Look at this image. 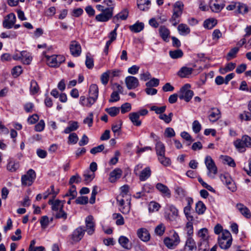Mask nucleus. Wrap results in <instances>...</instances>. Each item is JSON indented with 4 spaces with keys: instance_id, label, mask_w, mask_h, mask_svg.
<instances>
[{
    "instance_id": "1",
    "label": "nucleus",
    "mask_w": 251,
    "mask_h": 251,
    "mask_svg": "<svg viewBox=\"0 0 251 251\" xmlns=\"http://www.w3.org/2000/svg\"><path fill=\"white\" fill-rule=\"evenodd\" d=\"M183 8L184 4L181 1H177L173 5V13L170 20L173 25L176 26L180 22Z\"/></svg>"
},
{
    "instance_id": "2",
    "label": "nucleus",
    "mask_w": 251,
    "mask_h": 251,
    "mask_svg": "<svg viewBox=\"0 0 251 251\" xmlns=\"http://www.w3.org/2000/svg\"><path fill=\"white\" fill-rule=\"evenodd\" d=\"M234 145L239 151L244 152L246 148L251 147V138L248 135H244L241 139L235 141Z\"/></svg>"
},
{
    "instance_id": "3",
    "label": "nucleus",
    "mask_w": 251,
    "mask_h": 251,
    "mask_svg": "<svg viewBox=\"0 0 251 251\" xmlns=\"http://www.w3.org/2000/svg\"><path fill=\"white\" fill-rule=\"evenodd\" d=\"M191 86L189 84H185L178 92V98L188 102L194 95V92L190 89Z\"/></svg>"
},
{
    "instance_id": "4",
    "label": "nucleus",
    "mask_w": 251,
    "mask_h": 251,
    "mask_svg": "<svg viewBox=\"0 0 251 251\" xmlns=\"http://www.w3.org/2000/svg\"><path fill=\"white\" fill-rule=\"evenodd\" d=\"M204 162L208 170V176L212 178H214L215 176L217 174V168L214 160L211 156H206Z\"/></svg>"
},
{
    "instance_id": "5",
    "label": "nucleus",
    "mask_w": 251,
    "mask_h": 251,
    "mask_svg": "<svg viewBox=\"0 0 251 251\" xmlns=\"http://www.w3.org/2000/svg\"><path fill=\"white\" fill-rule=\"evenodd\" d=\"M177 216V209L173 205H168L164 213L165 219L169 221H174Z\"/></svg>"
},
{
    "instance_id": "6",
    "label": "nucleus",
    "mask_w": 251,
    "mask_h": 251,
    "mask_svg": "<svg viewBox=\"0 0 251 251\" xmlns=\"http://www.w3.org/2000/svg\"><path fill=\"white\" fill-rule=\"evenodd\" d=\"M85 232L86 231L89 235H93L95 232L96 227V224L93 216L89 215L86 217L85 220Z\"/></svg>"
},
{
    "instance_id": "7",
    "label": "nucleus",
    "mask_w": 251,
    "mask_h": 251,
    "mask_svg": "<svg viewBox=\"0 0 251 251\" xmlns=\"http://www.w3.org/2000/svg\"><path fill=\"white\" fill-rule=\"evenodd\" d=\"M36 177L35 171L29 169L25 175L22 176L21 178L22 183L24 185L30 186L32 185Z\"/></svg>"
},
{
    "instance_id": "8",
    "label": "nucleus",
    "mask_w": 251,
    "mask_h": 251,
    "mask_svg": "<svg viewBox=\"0 0 251 251\" xmlns=\"http://www.w3.org/2000/svg\"><path fill=\"white\" fill-rule=\"evenodd\" d=\"M112 13V8L110 9H105V11L97 15L95 19L98 22H106L109 21L113 16Z\"/></svg>"
},
{
    "instance_id": "9",
    "label": "nucleus",
    "mask_w": 251,
    "mask_h": 251,
    "mask_svg": "<svg viewBox=\"0 0 251 251\" xmlns=\"http://www.w3.org/2000/svg\"><path fill=\"white\" fill-rule=\"evenodd\" d=\"M16 20L15 15L13 13H11L4 18L2 22V25L5 28L10 29L15 24Z\"/></svg>"
},
{
    "instance_id": "10",
    "label": "nucleus",
    "mask_w": 251,
    "mask_h": 251,
    "mask_svg": "<svg viewBox=\"0 0 251 251\" xmlns=\"http://www.w3.org/2000/svg\"><path fill=\"white\" fill-rule=\"evenodd\" d=\"M220 178L222 181L226 185L229 190L232 192H234L236 190V188L235 183L228 174L221 175L220 176Z\"/></svg>"
},
{
    "instance_id": "11",
    "label": "nucleus",
    "mask_w": 251,
    "mask_h": 251,
    "mask_svg": "<svg viewBox=\"0 0 251 251\" xmlns=\"http://www.w3.org/2000/svg\"><path fill=\"white\" fill-rule=\"evenodd\" d=\"M70 50L71 54L74 57L79 56L81 53V46L78 42L75 40L71 42Z\"/></svg>"
},
{
    "instance_id": "12",
    "label": "nucleus",
    "mask_w": 251,
    "mask_h": 251,
    "mask_svg": "<svg viewBox=\"0 0 251 251\" xmlns=\"http://www.w3.org/2000/svg\"><path fill=\"white\" fill-rule=\"evenodd\" d=\"M125 83L128 90L134 89L137 88L139 82L138 79L133 76H128L125 78Z\"/></svg>"
},
{
    "instance_id": "13",
    "label": "nucleus",
    "mask_w": 251,
    "mask_h": 251,
    "mask_svg": "<svg viewBox=\"0 0 251 251\" xmlns=\"http://www.w3.org/2000/svg\"><path fill=\"white\" fill-rule=\"evenodd\" d=\"M84 233V229L82 226H79L73 231L71 239L74 242H78L83 238Z\"/></svg>"
},
{
    "instance_id": "14",
    "label": "nucleus",
    "mask_w": 251,
    "mask_h": 251,
    "mask_svg": "<svg viewBox=\"0 0 251 251\" xmlns=\"http://www.w3.org/2000/svg\"><path fill=\"white\" fill-rule=\"evenodd\" d=\"M124 197L122 195H118L117 197V201L119 206V210L123 214H127L130 210V207L128 205H125V201L124 199Z\"/></svg>"
},
{
    "instance_id": "15",
    "label": "nucleus",
    "mask_w": 251,
    "mask_h": 251,
    "mask_svg": "<svg viewBox=\"0 0 251 251\" xmlns=\"http://www.w3.org/2000/svg\"><path fill=\"white\" fill-rule=\"evenodd\" d=\"M156 188L162 194L164 197H166L168 198L171 197V191L166 185L161 183H158L156 185Z\"/></svg>"
},
{
    "instance_id": "16",
    "label": "nucleus",
    "mask_w": 251,
    "mask_h": 251,
    "mask_svg": "<svg viewBox=\"0 0 251 251\" xmlns=\"http://www.w3.org/2000/svg\"><path fill=\"white\" fill-rule=\"evenodd\" d=\"M221 117V112L217 108H212L209 111L208 119L211 122L217 121Z\"/></svg>"
},
{
    "instance_id": "17",
    "label": "nucleus",
    "mask_w": 251,
    "mask_h": 251,
    "mask_svg": "<svg viewBox=\"0 0 251 251\" xmlns=\"http://www.w3.org/2000/svg\"><path fill=\"white\" fill-rule=\"evenodd\" d=\"M137 233L138 237L144 242H147L150 239V234L146 228H141L138 229Z\"/></svg>"
},
{
    "instance_id": "18",
    "label": "nucleus",
    "mask_w": 251,
    "mask_h": 251,
    "mask_svg": "<svg viewBox=\"0 0 251 251\" xmlns=\"http://www.w3.org/2000/svg\"><path fill=\"white\" fill-rule=\"evenodd\" d=\"M209 5L211 10L214 12L221 11L225 6L224 4L219 3L218 0H211Z\"/></svg>"
},
{
    "instance_id": "19",
    "label": "nucleus",
    "mask_w": 251,
    "mask_h": 251,
    "mask_svg": "<svg viewBox=\"0 0 251 251\" xmlns=\"http://www.w3.org/2000/svg\"><path fill=\"white\" fill-rule=\"evenodd\" d=\"M79 127V124L76 121H70L68 123V126L64 129L63 133L68 134L72 131L76 130Z\"/></svg>"
},
{
    "instance_id": "20",
    "label": "nucleus",
    "mask_w": 251,
    "mask_h": 251,
    "mask_svg": "<svg viewBox=\"0 0 251 251\" xmlns=\"http://www.w3.org/2000/svg\"><path fill=\"white\" fill-rule=\"evenodd\" d=\"M187 251H194L197 250L196 244L192 237H188L185 245Z\"/></svg>"
},
{
    "instance_id": "21",
    "label": "nucleus",
    "mask_w": 251,
    "mask_h": 251,
    "mask_svg": "<svg viewBox=\"0 0 251 251\" xmlns=\"http://www.w3.org/2000/svg\"><path fill=\"white\" fill-rule=\"evenodd\" d=\"M159 35L162 39L165 42H168V37L170 36V32L168 28L164 25H161L159 28Z\"/></svg>"
},
{
    "instance_id": "22",
    "label": "nucleus",
    "mask_w": 251,
    "mask_h": 251,
    "mask_svg": "<svg viewBox=\"0 0 251 251\" xmlns=\"http://www.w3.org/2000/svg\"><path fill=\"white\" fill-rule=\"evenodd\" d=\"M122 175V171L119 168L114 169L110 173L109 181L111 182H114L117 179L120 178Z\"/></svg>"
},
{
    "instance_id": "23",
    "label": "nucleus",
    "mask_w": 251,
    "mask_h": 251,
    "mask_svg": "<svg viewBox=\"0 0 251 251\" xmlns=\"http://www.w3.org/2000/svg\"><path fill=\"white\" fill-rule=\"evenodd\" d=\"M96 101H94L92 98L89 96L86 98L85 96H81L79 99V103L82 106L91 107Z\"/></svg>"
},
{
    "instance_id": "24",
    "label": "nucleus",
    "mask_w": 251,
    "mask_h": 251,
    "mask_svg": "<svg viewBox=\"0 0 251 251\" xmlns=\"http://www.w3.org/2000/svg\"><path fill=\"white\" fill-rule=\"evenodd\" d=\"M236 207L240 213L246 218H250L251 217V212L246 206L241 203H238L236 205Z\"/></svg>"
},
{
    "instance_id": "25",
    "label": "nucleus",
    "mask_w": 251,
    "mask_h": 251,
    "mask_svg": "<svg viewBox=\"0 0 251 251\" xmlns=\"http://www.w3.org/2000/svg\"><path fill=\"white\" fill-rule=\"evenodd\" d=\"M89 96L92 97L93 100L96 101L99 95V88L96 84L90 85L89 90Z\"/></svg>"
},
{
    "instance_id": "26",
    "label": "nucleus",
    "mask_w": 251,
    "mask_h": 251,
    "mask_svg": "<svg viewBox=\"0 0 251 251\" xmlns=\"http://www.w3.org/2000/svg\"><path fill=\"white\" fill-rule=\"evenodd\" d=\"M64 202V201H61L59 200H56L54 201L53 200H50L48 203L52 205V210L58 211L59 209L63 208Z\"/></svg>"
},
{
    "instance_id": "27",
    "label": "nucleus",
    "mask_w": 251,
    "mask_h": 251,
    "mask_svg": "<svg viewBox=\"0 0 251 251\" xmlns=\"http://www.w3.org/2000/svg\"><path fill=\"white\" fill-rule=\"evenodd\" d=\"M156 153L158 157L161 156L165 154V147L164 144L161 141H157L155 144V147Z\"/></svg>"
},
{
    "instance_id": "28",
    "label": "nucleus",
    "mask_w": 251,
    "mask_h": 251,
    "mask_svg": "<svg viewBox=\"0 0 251 251\" xmlns=\"http://www.w3.org/2000/svg\"><path fill=\"white\" fill-rule=\"evenodd\" d=\"M139 179L141 181H145L149 178L151 175V170L150 167H148L144 169L138 174Z\"/></svg>"
},
{
    "instance_id": "29",
    "label": "nucleus",
    "mask_w": 251,
    "mask_h": 251,
    "mask_svg": "<svg viewBox=\"0 0 251 251\" xmlns=\"http://www.w3.org/2000/svg\"><path fill=\"white\" fill-rule=\"evenodd\" d=\"M139 114L137 112H132L129 114V118L132 124L136 126H140L141 121L139 120Z\"/></svg>"
},
{
    "instance_id": "30",
    "label": "nucleus",
    "mask_w": 251,
    "mask_h": 251,
    "mask_svg": "<svg viewBox=\"0 0 251 251\" xmlns=\"http://www.w3.org/2000/svg\"><path fill=\"white\" fill-rule=\"evenodd\" d=\"M193 71V69L191 68L183 67L178 72L177 75L181 77H186L192 73Z\"/></svg>"
},
{
    "instance_id": "31",
    "label": "nucleus",
    "mask_w": 251,
    "mask_h": 251,
    "mask_svg": "<svg viewBox=\"0 0 251 251\" xmlns=\"http://www.w3.org/2000/svg\"><path fill=\"white\" fill-rule=\"evenodd\" d=\"M218 243L220 247L222 249L226 250L230 247L232 243V239L225 240V239L222 238H219Z\"/></svg>"
},
{
    "instance_id": "32",
    "label": "nucleus",
    "mask_w": 251,
    "mask_h": 251,
    "mask_svg": "<svg viewBox=\"0 0 251 251\" xmlns=\"http://www.w3.org/2000/svg\"><path fill=\"white\" fill-rule=\"evenodd\" d=\"M128 15V12L126 9H124L121 12L115 15L113 18V21L114 23H116L119 19L125 20L127 19Z\"/></svg>"
},
{
    "instance_id": "33",
    "label": "nucleus",
    "mask_w": 251,
    "mask_h": 251,
    "mask_svg": "<svg viewBox=\"0 0 251 251\" xmlns=\"http://www.w3.org/2000/svg\"><path fill=\"white\" fill-rule=\"evenodd\" d=\"M22 55L21 60L25 64H29L32 60V57L30 53L26 51H22L20 52Z\"/></svg>"
},
{
    "instance_id": "34",
    "label": "nucleus",
    "mask_w": 251,
    "mask_h": 251,
    "mask_svg": "<svg viewBox=\"0 0 251 251\" xmlns=\"http://www.w3.org/2000/svg\"><path fill=\"white\" fill-rule=\"evenodd\" d=\"M198 236L203 241H206L208 239V230L206 228L200 229L198 232Z\"/></svg>"
},
{
    "instance_id": "35",
    "label": "nucleus",
    "mask_w": 251,
    "mask_h": 251,
    "mask_svg": "<svg viewBox=\"0 0 251 251\" xmlns=\"http://www.w3.org/2000/svg\"><path fill=\"white\" fill-rule=\"evenodd\" d=\"M128 239L124 236H121L119 238V244L124 248L126 249H130L131 245L129 243Z\"/></svg>"
},
{
    "instance_id": "36",
    "label": "nucleus",
    "mask_w": 251,
    "mask_h": 251,
    "mask_svg": "<svg viewBox=\"0 0 251 251\" xmlns=\"http://www.w3.org/2000/svg\"><path fill=\"white\" fill-rule=\"evenodd\" d=\"M46 57L47 58V63L50 67H57V63L55 55H53L50 56L46 55Z\"/></svg>"
},
{
    "instance_id": "37",
    "label": "nucleus",
    "mask_w": 251,
    "mask_h": 251,
    "mask_svg": "<svg viewBox=\"0 0 251 251\" xmlns=\"http://www.w3.org/2000/svg\"><path fill=\"white\" fill-rule=\"evenodd\" d=\"M177 29L180 35H186L188 34L190 32L189 27L186 24H181L178 25Z\"/></svg>"
},
{
    "instance_id": "38",
    "label": "nucleus",
    "mask_w": 251,
    "mask_h": 251,
    "mask_svg": "<svg viewBox=\"0 0 251 251\" xmlns=\"http://www.w3.org/2000/svg\"><path fill=\"white\" fill-rule=\"evenodd\" d=\"M144 27V25L143 23L137 22L135 24L130 25L129 29L131 31L137 33L142 31Z\"/></svg>"
},
{
    "instance_id": "39",
    "label": "nucleus",
    "mask_w": 251,
    "mask_h": 251,
    "mask_svg": "<svg viewBox=\"0 0 251 251\" xmlns=\"http://www.w3.org/2000/svg\"><path fill=\"white\" fill-rule=\"evenodd\" d=\"M236 64L234 63H229L227 64L225 68L220 69V73L221 74H225L228 72L231 71L234 69Z\"/></svg>"
},
{
    "instance_id": "40",
    "label": "nucleus",
    "mask_w": 251,
    "mask_h": 251,
    "mask_svg": "<svg viewBox=\"0 0 251 251\" xmlns=\"http://www.w3.org/2000/svg\"><path fill=\"white\" fill-rule=\"evenodd\" d=\"M217 21L214 19L206 20L203 23V26L207 29H211L217 24Z\"/></svg>"
},
{
    "instance_id": "41",
    "label": "nucleus",
    "mask_w": 251,
    "mask_h": 251,
    "mask_svg": "<svg viewBox=\"0 0 251 251\" xmlns=\"http://www.w3.org/2000/svg\"><path fill=\"white\" fill-rule=\"evenodd\" d=\"M39 90V87L37 82L34 80H32L30 82V93L31 95H35L37 94Z\"/></svg>"
},
{
    "instance_id": "42",
    "label": "nucleus",
    "mask_w": 251,
    "mask_h": 251,
    "mask_svg": "<svg viewBox=\"0 0 251 251\" xmlns=\"http://www.w3.org/2000/svg\"><path fill=\"white\" fill-rule=\"evenodd\" d=\"M19 167V164L18 162L10 160L9 161L7 165V170L11 172H15Z\"/></svg>"
},
{
    "instance_id": "43",
    "label": "nucleus",
    "mask_w": 251,
    "mask_h": 251,
    "mask_svg": "<svg viewBox=\"0 0 251 251\" xmlns=\"http://www.w3.org/2000/svg\"><path fill=\"white\" fill-rule=\"evenodd\" d=\"M169 54L173 59H177L181 58L183 56V53L181 50H170L169 51Z\"/></svg>"
},
{
    "instance_id": "44",
    "label": "nucleus",
    "mask_w": 251,
    "mask_h": 251,
    "mask_svg": "<svg viewBox=\"0 0 251 251\" xmlns=\"http://www.w3.org/2000/svg\"><path fill=\"white\" fill-rule=\"evenodd\" d=\"M206 207L204 204L201 201H199L196 203V211L199 214H202L205 211Z\"/></svg>"
},
{
    "instance_id": "45",
    "label": "nucleus",
    "mask_w": 251,
    "mask_h": 251,
    "mask_svg": "<svg viewBox=\"0 0 251 251\" xmlns=\"http://www.w3.org/2000/svg\"><path fill=\"white\" fill-rule=\"evenodd\" d=\"M85 65L87 68L91 69L94 67L93 58L90 53H87L86 56Z\"/></svg>"
},
{
    "instance_id": "46",
    "label": "nucleus",
    "mask_w": 251,
    "mask_h": 251,
    "mask_svg": "<svg viewBox=\"0 0 251 251\" xmlns=\"http://www.w3.org/2000/svg\"><path fill=\"white\" fill-rule=\"evenodd\" d=\"M158 160L159 162L164 166H168L171 165V160L169 158L167 157L165 155L158 157Z\"/></svg>"
},
{
    "instance_id": "47",
    "label": "nucleus",
    "mask_w": 251,
    "mask_h": 251,
    "mask_svg": "<svg viewBox=\"0 0 251 251\" xmlns=\"http://www.w3.org/2000/svg\"><path fill=\"white\" fill-rule=\"evenodd\" d=\"M82 178L80 177V176L77 174H76L75 175L72 176L69 180V184L70 185H73L74 183H79L81 182Z\"/></svg>"
},
{
    "instance_id": "48",
    "label": "nucleus",
    "mask_w": 251,
    "mask_h": 251,
    "mask_svg": "<svg viewBox=\"0 0 251 251\" xmlns=\"http://www.w3.org/2000/svg\"><path fill=\"white\" fill-rule=\"evenodd\" d=\"M173 116V114L171 112L168 115L165 114L159 115V118L163 120L165 123L169 124L171 122Z\"/></svg>"
},
{
    "instance_id": "49",
    "label": "nucleus",
    "mask_w": 251,
    "mask_h": 251,
    "mask_svg": "<svg viewBox=\"0 0 251 251\" xmlns=\"http://www.w3.org/2000/svg\"><path fill=\"white\" fill-rule=\"evenodd\" d=\"M105 111L111 117H115L119 113L120 108L117 107H111L106 108Z\"/></svg>"
},
{
    "instance_id": "50",
    "label": "nucleus",
    "mask_w": 251,
    "mask_h": 251,
    "mask_svg": "<svg viewBox=\"0 0 251 251\" xmlns=\"http://www.w3.org/2000/svg\"><path fill=\"white\" fill-rule=\"evenodd\" d=\"M165 229L166 227L165 225L161 223L157 226H156V227L155 228L154 231L157 235L161 236L163 235V234H164Z\"/></svg>"
},
{
    "instance_id": "51",
    "label": "nucleus",
    "mask_w": 251,
    "mask_h": 251,
    "mask_svg": "<svg viewBox=\"0 0 251 251\" xmlns=\"http://www.w3.org/2000/svg\"><path fill=\"white\" fill-rule=\"evenodd\" d=\"M17 36L16 32L14 31H9L8 33L2 32L0 37L2 38H9L11 39L15 38Z\"/></svg>"
},
{
    "instance_id": "52",
    "label": "nucleus",
    "mask_w": 251,
    "mask_h": 251,
    "mask_svg": "<svg viewBox=\"0 0 251 251\" xmlns=\"http://www.w3.org/2000/svg\"><path fill=\"white\" fill-rule=\"evenodd\" d=\"M185 230L188 237H191L193 234V226L191 222H188L185 227Z\"/></svg>"
},
{
    "instance_id": "53",
    "label": "nucleus",
    "mask_w": 251,
    "mask_h": 251,
    "mask_svg": "<svg viewBox=\"0 0 251 251\" xmlns=\"http://www.w3.org/2000/svg\"><path fill=\"white\" fill-rule=\"evenodd\" d=\"M76 196L77 192L75 186L74 185H71L69 192L66 194L65 196H69L72 197V199H75Z\"/></svg>"
},
{
    "instance_id": "54",
    "label": "nucleus",
    "mask_w": 251,
    "mask_h": 251,
    "mask_svg": "<svg viewBox=\"0 0 251 251\" xmlns=\"http://www.w3.org/2000/svg\"><path fill=\"white\" fill-rule=\"evenodd\" d=\"M109 71H106L102 73L100 76V81L102 84L106 85L109 81Z\"/></svg>"
},
{
    "instance_id": "55",
    "label": "nucleus",
    "mask_w": 251,
    "mask_h": 251,
    "mask_svg": "<svg viewBox=\"0 0 251 251\" xmlns=\"http://www.w3.org/2000/svg\"><path fill=\"white\" fill-rule=\"evenodd\" d=\"M160 207L159 204L155 201H151L149 205V211L153 212L158 211Z\"/></svg>"
},
{
    "instance_id": "56",
    "label": "nucleus",
    "mask_w": 251,
    "mask_h": 251,
    "mask_svg": "<svg viewBox=\"0 0 251 251\" xmlns=\"http://www.w3.org/2000/svg\"><path fill=\"white\" fill-rule=\"evenodd\" d=\"M237 7L239 13L244 14L248 11V7L244 4L241 3H237Z\"/></svg>"
},
{
    "instance_id": "57",
    "label": "nucleus",
    "mask_w": 251,
    "mask_h": 251,
    "mask_svg": "<svg viewBox=\"0 0 251 251\" xmlns=\"http://www.w3.org/2000/svg\"><path fill=\"white\" fill-rule=\"evenodd\" d=\"M159 84V80L156 78H153L146 83L147 87H157Z\"/></svg>"
},
{
    "instance_id": "58",
    "label": "nucleus",
    "mask_w": 251,
    "mask_h": 251,
    "mask_svg": "<svg viewBox=\"0 0 251 251\" xmlns=\"http://www.w3.org/2000/svg\"><path fill=\"white\" fill-rule=\"evenodd\" d=\"M78 140V137L75 133H71L68 137V143L69 144H75Z\"/></svg>"
},
{
    "instance_id": "59",
    "label": "nucleus",
    "mask_w": 251,
    "mask_h": 251,
    "mask_svg": "<svg viewBox=\"0 0 251 251\" xmlns=\"http://www.w3.org/2000/svg\"><path fill=\"white\" fill-rule=\"evenodd\" d=\"M93 123V113H90L88 116L86 117L83 120V123L84 124L88 125L89 127L92 126Z\"/></svg>"
},
{
    "instance_id": "60",
    "label": "nucleus",
    "mask_w": 251,
    "mask_h": 251,
    "mask_svg": "<svg viewBox=\"0 0 251 251\" xmlns=\"http://www.w3.org/2000/svg\"><path fill=\"white\" fill-rule=\"evenodd\" d=\"M166 109V106H163L161 107H157L156 106H153L151 107V110L155 111L157 114H162L165 111Z\"/></svg>"
},
{
    "instance_id": "61",
    "label": "nucleus",
    "mask_w": 251,
    "mask_h": 251,
    "mask_svg": "<svg viewBox=\"0 0 251 251\" xmlns=\"http://www.w3.org/2000/svg\"><path fill=\"white\" fill-rule=\"evenodd\" d=\"M84 177V180L87 182L91 181L95 177V174L94 173H90L89 171L85 172L83 174Z\"/></svg>"
},
{
    "instance_id": "62",
    "label": "nucleus",
    "mask_w": 251,
    "mask_h": 251,
    "mask_svg": "<svg viewBox=\"0 0 251 251\" xmlns=\"http://www.w3.org/2000/svg\"><path fill=\"white\" fill-rule=\"evenodd\" d=\"M201 126L199 122L197 120H195L192 124V128L193 131L196 133H199L201 130Z\"/></svg>"
},
{
    "instance_id": "63",
    "label": "nucleus",
    "mask_w": 251,
    "mask_h": 251,
    "mask_svg": "<svg viewBox=\"0 0 251 251\" xmlns=\"http://www.w3.org/2000/svg\"><path fill=\"white\" fill-rule=\"evenodd\" d=\"M239 117L242 120L250 121L251 120V112L245 111L240 114Z\"/></svg>"
},
{
    "instance_id": "64",
    "label": "nucleus",
    "mask_w": 251,
    "mask_h": 251,
    "mask_svg": "<svg viewBox=\"0 0 251 251\" xmlns=\"http://www.w3.org/2000/svg\"><path fill=\"white\" fill-rule=\"evenodd\" d=\"M238 50L239 49L238 48H234L232 49L227 53V60H229L231 59L234 58Z\"/></svg>"
}]
</instances>
